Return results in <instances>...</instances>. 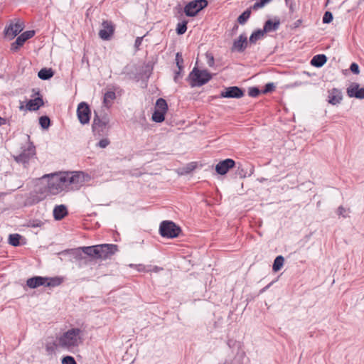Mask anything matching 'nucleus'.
Here are the masks:
<instances>
[{"instance_id":"603ef678","label":"nucleus","mask_w":364,"mask_h":364,"mask_svg":"<svg viewBox=\"0 0 364 364\" xmlns=\"http://www.w3.org/2000/svg\"><path fill=\"white\" fill-rule=\"evenodd\" d=\"M23 108V105H21V106L20 107V109H22Z\"/></svg>"},{"instance_id":"1a4fd4ad","label":"nucleus","mask_w":364,"mask_h":364,"mask_svg":"<svg viewBox=\"0 0 364 364\" xmlns=\"http://www.w3.org/2000/svg\"><path fill=\"white\" fill-rule=\"evenodd\" d=\"M108 122L109 119L107 117L105 116L102 118H100L99 116L95 112L92 124V131L94 134L101 136L102 133H104V132L107 129Z\"/></svg>"},{"instance_id":"ea45409f","label":"nucleus","mask_w":364,"mask_h":364,"mask_svg":"<svg viewBox=\"0 0 364 364\" xmlns=\"http://www.w3.org/2000/svg\"><path fill=\"white\" fill-rule=\"evenodd\" d=\"M109 144V141L107 138L102 139L97 144V146L100 148H106Z\"/></svg>"},{"instance_id":"4be33fe9","label":"nucleus","mask_w":364,"mask_h":364,"mask_svg":"<svg viewBox=\"0 0 364 364\" xmlns=\"http://www.w3.org/2000/svg\"><path fill=\"white\" fill-rule=\"evenodd\" d=\"M82 247L75 248V249H69L60 252V255H66L70 254L72 255L76 260H80L82 259Z\"/></svg>"},{"instance_id":"423d86ee","label":"nucleus","mask_w":364,"mask_h":364,"mask_svg":"<svg viewBox=\"0 0 364 364\" xmlns=\"http://www.w3.org/2000/svg\"><path fill=\"white\" fill-rule=\"evenodd\" d=\"M181 232L179 227L169 220L163 221L159 227V232L164 237L174 238L178 236Z\"/></svg>"},{"instance_id":"2eb2a0df","label":"nucleus","mask_w":364,"mask_h":364,"mask_svg":"<svg viewBox=\"0 0 364 364\" xmlns=\"http://www.w3.org/2000/svg\"><path fill=\"white\" fill-rule=\"evenodd\" d=\"M243 95L242 90L236 86L227 87L220 94V97L225 98H240Z\"/></svg>"},{"instance_id":"72a5a7b5","label":"nucleus","mask_w":364,"mask_h":364,"mask_svg":"<svg viewBox=\"0 0 364 364\" xmlns=\"http://www.w3.org/2000/svg\"><path fill=\"white\" fill-rule=\"evenodd\" d=\"M187 30V21L178 23L176 26V33L178 35H182L186 33Z\"/></svg>"},{"instance_id":"aec40b11","label":"nucleus","mask_w":364,"mask_h":364,"mask_svg":"<svg viewBox=\"0 0 364 364\" xmlns=\"http://www.w3.org/2000/svg\"><path fill=\"white\" fill-rule=\"evenodd\" d=\"M45 280L46 279L43 277H34L28 279L26 282V284L28 285V287L32 289L38 287L40 286L45 287Z\"/></svg>"},{"instance_id":"9b49d317","label":"nucleus","mask_w":364,"mask_h":364,"mask_svg":"<svg viewBox=\"0 0 364 364\" xmlns=\"http://www.w3.org/2000/svg\"><path fill=\"white\" fill-rule=\"evenodd\" d=\"M343 96L342 91L338 88H332L328 90L327 102L333 105H338L341 103Z\"/></svg>"},{"instance_id":"37998d69","label":"nucleus","mask_w":364,"mask_h":364,"mask_svg":"<svg viewBox=\"0 0 364 364\" xmlns=\"http://www.w3.org/2000/svg\"><path fill=\"white\" fill-rule=\"evenodd\" d=\"M131 267H135L138 272H144L146 271V267L143 264H132L129 265Z\"/></svg>"},{"instance_id":"58836bf2","label":"nucleus","mask_w":364,"mask_h":364,"mask_svg":"<svg viewBox=\"0 0 364 364\" xmlns=\"http://www.w3.org/2000/svg\"><path fill=\"white\" fill-rule=\"evenodd\" d=\"M58 346L57 343H48L46 346V350L48 353H53L55 351V348Z\"/></svg>"},{"instance_id":"a211bd4d","label":"nucleus","mask_w":364,"mask_h":364,"mask_svg":"<svg viewBox=\"0 0 364 364\" xmlns=\"http://www.w3.org/2000/svg\"><path fill=\"white\" fill-rule=\"evenodd\" d=\"M280 25V20L278 18L267 20L264 25L263 30L266 33L277 31Z\"/></svg>"},{"instance_id":"ddd939ff","label":"nucleus","mask_w":364,"mask_h":364,"mask_svg":"<svg viewBox=\"0 0 364 364\" xmlns=\"http://www.w3.org/2000/svg\"><path fill=\"white\" fill-rule=\"evenodd\" d=\"M35 34L34 31H27L21 33L16 41L11 43V49L12 50H17L24 43L31 38Z\"/></svg>"},{"instance_id":"a19ab883","label":"nucleus","mask_w":364,"mask_h":364,"mask_svg":"<svg viewBox=\"0 0 364 364\" xmlns=\"http://www.w3.org/2000/svg\"><path fill=\"white\" fill-rule=\"evenodd\" d=\"M259 90L257 87H250L249 90V95L253 97L258 96Z\"/></svg>"},{"instance_id":"f704fd0d","label":"nucleus","mask_w":364,"mask_h":364,"mask_svg":"<svg viewBox=\"0 0 364 364\" xmlns=\"http://www.w3.org/2000/svg\"><path fill=\"white\" fill-rule=\"evenodd\" d=\"M50 119L47 116H42L39 118V124L43 129H48L50 126Z\"/></svg>"},{"instance_id":"dca6fc26","label":"nucleus","mask_w":364,"mask_h":364,"mask_svg":"<svg viewBox=\"0 0 364 364\" xmlns=\"http://www.w3.org/2000/svg\"><path fill=\"white\" fill-rule=\"evenodd\" d=\"M114 33V26L109 21H103L102 28L99 32V36L102 40H109Z\"/></svg>"},{"instance_id":"3c124183","label":"nucleus","mask_w":364,"mask_h":364,"mask_svg":"<svg viewBox=\"0 0 364 364\" xmlns=\"http://www.w3.org/2000/svg\"><path fill=\"white\" fill-rule=\"evenodd\" d=\"M237 28H238V26H235L234 27V29H237Z\"/></svg>"},{"instance_id":"c756f323","label":"nucleus","mask_w":364,"mask_h":364,"mask_svg":"<svg viewBox=\"0 0 364 364\" xmlns=\"http://www.w3.org/2000/svg\"><path fill=\"white\" fill-rule=\"evenodd\" d=\"M168 105L166 101L163 98H159L156 100L155 110L162 111L166 112Z\"/></svg>"},{"instance_id":"393cba45","label":"nucleus","mask_w":364,"mask_h":364,"mask_svg":"<svg viewBox=\"0 0 364 364\" xmlns=\"http://www.w3.org/2000/svg\"><path fill=\"white\" fill-rule=\"evenodd\" d=\"M116 95L114 91H107L104 95L103 104L105 107H109L112 105V101L115 99Z\"/></svg>"},{"instance_id":"4468645a","label":"nucleus","mask_w":364,"mask_h":364,"mask_svg":"<svg viewBox=\"0 0 364 364\" xmlns=\"http://www.w3.org/2000/svg\"><path fill=\"white\" fill-rule=\"evenodd\" d=\"M235 165L234 160L231 159H227L220 161L215 166V171L220 175H225L228 171L232 168Z\"/></svg>"},{"instance_id":"c03bdc74","label":"nucleus","mask_w":364,"mask_h":364,"mask_svg":"<svg viewBox=\"0 0 364 364\" xmlns=\"http://www.w3.org/2000/svg\"><path fill=\"white\" fill-rule=\"evenodd\" d=\"M347 212H348L347 210L345 208H343V206H340L338 208V214L344 218H346L347 216Z\"/></svg>"},{"instance_id":"4c0bfd02","label":"nucleus","mask_w":364,"mask_h":364,"mask_svg":"<svg viewBox=\"0 0 364 364\" xmlns=\"http://www.w3.org/2000/svg\"><path fill=\"white\" fill-rule=\"evenodd\" d=\"M176 65H177L178 68L179 70H182L183 60L182 55L179 53H176Z\"/></svg>"},{"instance_id":"e433bc0d","label":"nucleus","mask_w":364,"mask_h":364,"mask_svg":"<svg viewBox=\"0 0 364 364\" xmlns=\"http://www.w3.org/2000/svg\"><path fill=\"white\" fill-rule=\"evenodd\" d=\"M62 364H77L73 357L66 355L62 359Z\"/></svg>"},{"instance_id":"c85d7f7f","label":"nucleus","mask_w":364,"mask_h":364,"mask_svg":"<svg viewBox=\"0 0 364 364\" xmlns=\"http://www.w3.org/2000/svg\"><path fill=\"white\" fill-rule=\"evenodd\" d=\"M251 7L250 9H247L241 15L238 16L237 22L240 24L244 25L247 21L251 15Z\"/></svg>"},{"instance_id":"f03ea898","label":"nucleus","mask_w":364,"mask_h":364,"mask_svg":"<svg viewBox=\"0 0 364 364\" xmlns=\"http://www.w3.org/2000/svg\"><path fill=\"white\" fill-rule=\"evenodd\" d=\"M56 341L58 347L74 352L83 343V332L78 328H72L58 336Z\"/></svg>"},{"instance_id":"bb28decb","label":"nucleus","mask_w":364,"mask_h":364,"mask_svg":"<svg viewBox=\"0 0 364 364\" xmlns=\"http://www.w3.org/2000/svg\"><path fill=\"white\" fill-rule=\"evenodd\" d=\"M53 74L52 69L43 68L38 72V76L40 79L46 80L52 77Z\"/></svg>"},{"instance_id":"de8ad7c7","label":"nucleus","mask_w":364,"mask_h":364,"mask_svg":"<svg viewBox=\"0 0 364 364\" xmlns=\"http://www.w3.org/2000/svg\"><path fill=\"white\" fill-rule=\"evenodd\" d=\"M208 60V64L209 66L212 67L214 65V58L212 55H207Z\"/></svg>"},{"instance_id":"f8f14e48","label":"nucleus","mask_w":364,"mask_h":364,"mask_svg":"<svg viewBox=\"0 0 364 364\" xmlns=\"http://www.w3.org/2000/svg\"><path fill=\"white\" fill-rule=\"evenodd\" d=\"M346 93L349 97L357 99H364V88L360 87L357 82H352L346 89Z\"/></svg>"},{"instance_id":"49530a36","label":"nucleus","mask_w":364,"mask_h":364,"mask_svg":"<svg viewBox=\"0 0 364 364\" xmlns=\"http://www.w3.org/2000/svg\"><path fill=\"white\" fill-rule=\"evenodd\" d=\"M143 37H137L135 40L134 46L136 49L141 45Z\"/></svg>"},{"instance_id":"f3484780","label":"nucleus","mask_w":364,"mask_h":364,"mask_svg":"<svg viewBox=\"0 0 364 364\" xmlns=\"http://www.w3.org/2000/svg\"><path fill=\"white\" fill-rule=\"evenodd\" d=\"M247 45V36L244 34H241L238 39L234 41L232 50L237 52H243Z\"/></svg>"},{"instance_id":"f257e3e1","label":"nucleus","mask_w":364,"mask_h":364,"mask_svg":"<svg viewBox=\"0 0 364 364\" xmlns=\"http://www.w3.org/2000/svg\"><path fill=\"white\" fill-rule=\"evenodd\" d=\"M43 178H47L46 183L41 182L36 191L30 193L32 203H37L48 196L79 189L85 183L87 176L80 171H73L48 174Z\"/></svg>"},{"instance_id":"b1692460","label":"nucleus","mask_w":364,"mask_h":364,"mask_svg":"<svg viewBox=\"0 0 364 364\" xmlns=\"http://www.w3.org/2000/svg\"><path fill=\"white\" fill-rule=\"evenodd\" d=\"M327 60V58L325 55L319 54L313 57L311 60V64L316 68L323 66Z\"/></svg>"},{"instance_id":"412c9836","label":"nucleus","mask_w":364,"mask_h":364,"mask_svg":"<svg viewBox=\"0 0 364 364\" xmlns=\"http://www.w3.org/2000/svg\"><path fill=\"white\" fill-rule=\"evenodd\" d=\"M43 105V101L41 97H36L33 100H30L26 104V109L29 111L38 110Z\"/></svg>"},{"instance_id":"a18cd8bd","label":"nucleus","mask_w":364,"mask_h":364,"mask_svg":"<svg viewBox=\"0 0 364 364\" xmlns=\"http://www.w3.org/2000/svg\"><path fill=\"white\" fill-rule=\"evenodd\" d=\"M274 85L273 83H268L265 85L264 92H271L272 90H274Z\"/></svg>"},{"instance_id":"8fccbe9b","label":"nucleus","mask_w":364,"mask_h":364,"mask_svg":"<svg viewBox=\"0 0 364 364\" xmlns=\"http://www.w3.org/2000/svg\"><path fill=\"white\" fill-rule=\"evenodd\" d=\"M6 124V119L0 117V126Z\"/></svg>"},{"instance_id":"6e6552de","label":"nucleus","mask_w":364,"mask_h":364,"mask_svg":"<svg viewBox=\"0 0 364 364\" xmlns=\"http://www.w3.org/2000/svg\"><path fill=\"white\" fill-rule=\"evenodd\" d=\"M24 28L23 22L20 20L11 21L9 26L5 28V36L12 39L20 33Z\"/></svg>"},{"instance_id":"473e14b6","label":"nucleus","mask_w":364,"mask_h":364,"mask_svg":"<svg viewBox=\"0 0 364 364\" xmlns=\"http://www.w3.org/2000/svg\"><path fill=\"white\" fill-rule=\"evenodd\" d=\"M20 237L21 236L18 234L10 235L9 238V244L15 247L18 246Z\"/></svg>"},{"instance_id":"7ed1b4c3","label":"nucleus","mask_w":364,"mask_h":364,"mask_svg":"<svg viewBox=\"0 0 364 364\" xmlns=\"http://www.w3.org/2000/svg\"><path fill=\"white\" fill-rule=\"evenodd\" d=\"M117 250V246L113 244H102L90 247H83V253L95 259H105L113 255Z\"/></svg>"},{"instance_id":"20e7f679","label":"nucleus","mask_w":364,"mask_h":364,"mask_svg":"<svg viewBox=\"0 0 364 364\" xmlns=\"http://www.w3.org/2000/svg\"><path fill=\"white\" fill-rule=\"evenodd\" d=\"M212 76L206 70H199L194 68L190 73L188 78L191 87H200L206 84Z\"/></svg>"},{"instance_id":"2f4dec72","label":"nucleus","mask_w":364,"mask_h":364,"mask_svg":"<svg viewBox=\"0 0 364 364\" xmlns=\"http://www.w3.org/2000/svg\"><path fill=\"white\" fill-rule=\"evenodd\" d=\"M272 0H255V3L251 6L253 10H257L264 7Z\"/></svg>"},{"instance_id":"0eeeda50","label":"nucleus","mask_w":364,"mask_h":364,"mask_svg":"<svg viewBox=\"0 0 364 364\" xmlns=\"http://www.w3.org/2000/svg\"><path fill=\"white\" fill-rule=\"evenodd\" d=\"M208 5L207 0H194L188 3L184 7V13L187 16L193 17L198 14Z\"/></svg>"},{"instance_id":"7c9ffc66","label":"nucleus","mask_w":364,"mask_h":364,"mask_svg":"<svg viewBox=\"0 0 364 364\" xmlns=\"http://www.w3.org/2000/svg\"><path fill=\"white\" fill-rule=\"evenodd\" d=\"M165 112L154 110L151 119L155 122H162L164 120Z\"/></svg>"},{"instance_id":"39448f33","label":"nucleus","mask_w":364,"mask_h":364,"mask_svg":"<svg viewBox=\"0 0 364 364\" xmlns=\"http://www.w3.org/2000/svg\"><path fill=\"white\" fill-rule=\"evenodd\" d=\"M35 155L36 147L32 143L28 142L25 146L21 147V152L14 156V158L16 162L26 165Z\"/></svg>"},{"instance_id":"c9c22d12","label":"nucleus","mask_w":364,"mask_h":364,"mask_svg":"<svg viewBox=\"0 0 364 364\" xmlns=\"http://www.w3.org/2000/svg\"><path fill=\"white\" fill-rule=\"evenodd\" d=\"M333 21V15L330 11H326L323 16V23H329Z\"/></svg>"},{"instance_id":"cd10ccee","label":"nucleus","mask_w":364,"mask_h":364,"mask_svg":"<svg viewBox=\"0 0 364 364\" xmlns=\"http://www.w3.org/2000/svg\"><path fill=\"white\" fill-rule=\"evenodd\" d=\"M284 262V258L282 256H277L273 263L272 269L274 272H278L283 267Z\"/></svg>"},{"instance_id":"09e8293b","label":"nucleus","mask_w":364,"mask_h":364,"mask_svg":"<svg viewBox=\"0 0 364 364\" xmlns=\"http://www.w3.org/2000/svg\"><path fill=\"white\" fill-rule=\"evenodd\" d=\"M182 70H179L175 72L174 81L178 82V80L181 77V72Z\"/></svg>"},{"instance_id":"6ab92c4d","label":"nucleus","mask_w":364,"mask_h":364,"mask_svg":"<svg viewBox=\"0 0 364 364\" xmlns=\"http://www.w3.org/2000/svg\"><path fill=\"white\" fill-rule=\"evenodd\" d=\"M68 215V210L65 205H56L53 209V217L56 220H62Z\"/></svg>"},{"instance_id":"a878e982","label":"nucleus","mask_w":364,"mask_h":364,"mask_svg":"<svg viewBox=\"0 0 364 364\" xmlns=\"http://www.w3.org/2000/svg\"><path fill=\"white\" fill-rule=\"evenodd\" d=\"M265 33L263 29H258L254 31L250 37V43H255L258 40L263 38Z\"/></svg>"},{"instance_id":"5701e85b","label":"nucleus","mask_w":364,"mask_h":364,"mask_svg":"<svg viewBox=\"0 0 364 364\" xmlns=\"http://www.w3.org/2000/svg\"><path fill=\"white\" fill-rule=\"evenodd\" d=\"M45 287H55L62 284L63 279L60 277H45Z\"/></svg>"},{"instance_id":"9d476101","label":"nucleus","mask_w":364,"mask_h":364,"mask_svg":"<svg viewBox=\"0 0 364 364\" xmlns=\"http://www.w3.org/2000/svg\"><path fill=\"white\" fill-rule=\"evenodd\" d=\"M77 114L81 124H87L90 119V109L88 105L85 102H80L77 106Z\"/></svg>"},{"instance_id":"79ce46f5","label":"nucleus","mask_w":364,"mask_h":364,"mask_svg":"<svg viewBox=\"0 0 364 364\" xmlns=\"http://www.w3.org/2000/svg\"><path fill=\"white\" fill-rule=\"evenodd\" d=\"M350 70H351L352 73H353L354 74H358L359 72H360V70H359V66L357 63H353L350 66Z\"/></svg>"}]
</instances>
